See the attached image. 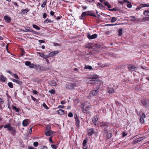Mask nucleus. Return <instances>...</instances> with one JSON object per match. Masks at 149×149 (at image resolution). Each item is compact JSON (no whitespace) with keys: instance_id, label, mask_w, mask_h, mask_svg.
<instances>
[{"instance_id":"nucleus-30","label":"nucleus","mask_w":149,"mask_h":149,"mask_svg":"<svg viewBox=\"0 0 149 149\" xmlns=\"http://www.w3.org/2000/svg\"><path fill=\"white\" fill-rule=\"evenodd\" d=\"M143 14L145 15L149 16V11L148 10H145L144 11Z\"/></svg>"},{"instance_id":"nucleus-4","label":"nucleus","mask_w":149,"mask_h":149,"mask_svg":"<svg viewBox=\"0 0 149 149\" xmlns=\"http://www.w3.org/2000/svg\"><path fill=\"white\" fill-rule=\"evenodd\" d=\"M74 117L76 121L75 124L76 126L77 127H78L79 126L80 121L76 114L74 115Z\"/></svg>"},{"instance_id":"nucleus-45","label":"nucleus","mask_w":149,"mask_h":149,"mask_svg":"<svg viewBox=\"0 0 149 149\" xmlns=\"http://www.w3.org/2000/svg\"><path fill=\"white\" fill-rule=\"evenodd\" d=\"M49 92L51 94H54L55 93V91L54 90L52 89L50 91H49Z\"/></svg>"},{"instance_id":"nucleus-19","label":"nucleus","mask_w":149,"mask_h":149,"mask_svg":"<svg viewBox=\"0 0 149 149\" xmlns=\"http://www.w3.org/2000/svg\"><path fill=\"white\" fill-rule=\"evenodd\" d=\"M58 52L57 51H54L51 52L49 53V56H52L55 54H57Z\"/></svg>"},{"instance_id":"nucleus-37","label":"nucleus","mask_w":149,"mask_h":149,"mask_svg":"<svg viewBox=\"0 0 149 149\" xmlns=\"http://www.w3.org/2000/svg\"><path fill=\"white\" fill-rule=\"evenodd\" d=\"M8 85L9 87L10 88H13V85L12 83L9 82L8 83Z\"/></svg>"},{"instance_id":"nucleus-23","label":"nucleus","mask_w":149,"mask_h":149,"mask_svg":"<svg viewBox=\"0 0 149 149\" xmlns=\"http://www.w3.org/2000/svg\"><path fill=\"white\" fill-rule=\"evenodd\" d=\"M58 114L60 115H63L64 114V111L63 110L59 109L57 111Z\"/></svg>"},{"instance_id":"nucleus-38","label":"nucleus","mask_w":149,"mask_h":149,"mask_svg":"<svg viewBox=\"0 0 149 149\" xmlns=\"http://www.w3.org/2000/svg\"><path fill=\"white\" fill-rule=\"evenodd\" d=\"M52 22V21L51 20L48 19H46L45 20L44 22V23H51Z\"/></svg>"},{"instance_id":"nucleus-35","label":"nucleus","mask_w":149,"mask_h":149,"mask_svg":"<svg viewBox=\"0 0 149 149\" xmlns=\"http://www.w3.org/2000/svg\"><path fill=\"white\" fill-rule=\"evenodd\" d=\"M70 85L72 89H73L74 87L77 86L75 84H73L72 83H70Z\"/></svg>"},{"instance_id":"nucleus-16","label":"nucleus","mask_w":149,"mask_h":149,"mask_svg":"<svg viewBox=\"0 0 149 149\" xmlns=\"http://www.w3.org/2000/svg\"><path fill=\"white\" fill-rule=\"evenodd\" d=\"M85 47L88 49L92 48L93 47L92 43H88L85 45Z\"/></svg>"},{"instance_id":"nucleus-21","label":"nucleus","mask_w":149,"mask_h":149,"mask_svg":"<svg viewBox=\"0 0 149 149\" xmlns=\"http://www.w3.org/2000/svg\"><path fill=\"white\" fill-rule=\"evenodd\" d=\"M12 80L13 82H15L20 85L22 84V82L19 80H17L15 79H13Z\"/></svg>"},{"instance_id":"nucleus-31","label":"nucleus","mask_w":149,"mask_h":149,"mask_svg":"<svg viewBox=\"0 0 149 149\" xmlns=\"http://www.w3.org/2000/svg\"><path fill=\"white\" fill-rule=\"evenodd\" d=\"M33 26L34 28L36 29L37 30H38L40 29V28L36 24H33Z\"/></svg>"},{"instance_id":"nucleus-1","label":"nucleus","mask_w":149,"mask_h":149,"mask_svg":"<svg viewBox=\"0 0 149 149\" xmlns=\"http://www.w3.org/2000/svg\"><path fill=\"white\" fill-rule=\"evenodd\" d=\"M97 75H91L90 78L91 79L89 80L88 83L92 84H97L100 82V81L97 78Z\"/></svg>"},{"instance_id":"nucleus-60","label":"nucleus","mask_w":149,"mask_h":149,"mask_svg":"<svg viewBox=\"0 0 149 149\" xmlns=\"http://www.w3.org/2000/svg\"><path fill=\"white\" fill-rule=\"evenodd\" d=\"M127 6L129 8H131L132 6V5L130 3H128L127 5Z\"/></svg>"},{"instance_id":"nucleus-43","label":"nucleus","mask_w":149,"mask_h":149,"mask_svg":"<svg viewBox=\"0 0 149 149\" xmlns=\"http://www.w3.org/2000/svg\"><path fill=\"white\" fill-rule=\"evenodd\" d=\"M31 63V62L30 61H27L25 62V64L26 66H29L30 65Z\"/></svg>"},{"instance_id":"nucleus-7","label":"nucleus","mask_w":149,"mask_h":149,"mask_svg":"<svg viewBox=\"0 0 149 149\" xmlns=\"http://www.w3.org/2000/svg\"><path fill=\"white\" fill-rule=\"evenodd\" d=\"M87 14V16L90 15L91 16H93L95 17H97L96 15L93 13V11L92 10H90L88 11H86Z\"/></svg>"},{"instance_id":"nucleus-20","label":"nucleus","mask_w":149,"mask_h":149,"mask_svg":"<svg viewBox=\"0 0 149 149\" xmlns=\"http://www.w3.org/2000/svg\"><path fill=\"white\" fill-rule=\"evenodd\" d=\"M141 103L145 107H147V102L146 100H142Z\"/></svg>"},{"instance_id":"nucleus-56","label":"nucleus","mask_w":149,"mask_h":149,"mask_svg":"<svg viewBox=\"0 0 149 149\" xmlns=\"http://www.w3.org/2000/svg\"><path fill=\"white\" fill-rule=\"evenodd\" d=\"M73 114L72 112H70L69 113L68 116L70 117H72L73 116Z\"/></svg>"},{"instance_id":"nucleus-52","label":"nucleus","mask_w":149,"mask_h":149,"mask_svg":"<svg viewBox=\"0 0 149 149\" xmlns=\"http://www.w3.org/2000/svg\"><path fill=\"white\" fill-rule=\"evenodd\" d=\"M119 10V9L116 7L112 8V11H118Z\"/></svg>"},{"instance_id":"nucleus-41","label":"nucleus","mask_w":149,"mask_h":149,"mask_svg":"<svg viewBox=\"0 0 149 149\" xmlns=\"http://www.w3.org/2000/svg\"><path fill=\"white\" fill-rule=\"evenodd\" d=\"M30 32H31L35 34L36 35H38V32L35 31H34L32 29H31L30 30Z\"/></svg>"},{"instance_id":"nucleus-49","label":"nucleus","mask_w":149,"mask_h":149,"mask_svg":"<svg viewBox=\"0 0 149 149\" xmlns=\"http://www.w3.org/2000/svg\"><path fill=\"white\" fill-rule=\"evenodd\" d=\"M3 101H2V99L0 98V108L1 109L2 108V107L1 105L2 104H3Z\"/></svg>"},{"instance_id":"nucleus-3","label":"nucleus","mask_w":149,"mask_h":149,"mask_svg":"<svg viewBox=\"0 0 149 149\" xmlns=\"http://www.w3.org/2000/svg\"><path fill=\"white\" fill-rule=\"evenodd\" d=\"M4 128H7L8 130L11 132L15 129V127L11 126V125L10 124H8L4 126Z\"/></svg>"},{"instance_id":"nucleus-11","label":"nucleus","mask_w":149,"mask_h":149,"mask_svg":"<svg viewBox=\"0 0 149 149\" xmlns=\"http://www.w3.org/2000/svg\"><path fill=\"white\" fill-rule=\"evenodd\" d=\"M39 70L41 71H47L49 70L48 67H45L39 66Z\"/></svg>"},{"instance_id":"nucleus-51","label":"nucleus","mask_w":149,"mask_h":149,"mask_svg":"<svg viewBox=\"0 0 149 149\" xmlns=\"http://www.w3.org/2000/svg\"><path fill=\"white\" fill-rule=\"evenodd\" d=\"M140 121L141 123H143L144 122V120L143 118H140Z\"/></svg>"},{"instance_id":"nucleus-18","label":"nucleus","mask_w":149,"mask_h":149,"mask_svg":"<svg viewBox=\"0 0 149 149\" xmlns=\"http://www.w3.org/2000/svg\"><path fill=\"white\" fill-rule=\"evenodd\" d=\"M143 139V138L142 137H141L139 138H138L136 139L134 141V142L135 143H137L141 141Z\"/></svg>"},{"instance_id":"nucleus-64","label":"nucleus","mask_w":149,"mask_h":149,"mask_svg":"<svg viewBox=\"0 0 149 149\" xmlns=\"http://www.w3.org/2000/svg\"><path fill=\"white\" fill-rule=\"evenodd\" d=\"M41 149H47V147L46 146H43Z\"/></svg>"},{"instance_id":"nucleus-44","label":"nucleus","mask_w":149,"mask_h":149,"mask_svg":"<svg viewBox=\"0 0 149 149\" xmlns=\"http://www.w3.org/2000/svg\"><path fill=\"white\" fill-rule=\"evenodd\" d=\"M51 147L53 149H57V146L55 145L52 144L51 145Z\"/></svg>"},{"instance_id":"nucleus-29","label":"nucleus","mask_w":149,"mask_h":149,"mask_svg":"<svg viewBox=\"0 0 149 149\" xmlns=\"http://www.w3.org/2000/svg\"><path fill=\"white\" fill-rule=\"evenodd\" d=\"M97 6H99V8L101 9H102L104 7L103 4L100 3H98Z\"/></svg>"},{"instance_id":"nucleus-54","label":"nucleus","mask_w":149,"mask_h":149,"mask_svg":"<svg viewBox=\"0 0 149 149\" xmlns=\"http://www.w3.org/2000/svg\"><path fill=\"white\" fill-rule=\"evenodd\" d=\"M33 145L35 147H37L38 146V143L37 142H35L33 143Z\"/></svg>"},{"instance_id":"nucleus-25","label":"nucleus","mask_w":149,"mask_h":149,"mask_svg":"<svg viewBox=\"0 0 149 149\" xmlns=\"http://www.w3.org/2000/svg\"><path fill=\"white\" fill-rule=\"evenodd\" d=\"M29 9H28V8H26L25 9H22L21 10L22 12V14H24L26 13L29 11Z\"/></svg>"},{"instance_id":"nucleus-50","label":"nucleus","mask_w":149,"mask_h":149,"mask_svg":"<svg viewBox=\"0 0 149 149\" xmlns=\"http://www.w3.org/2000/svg\"><path fill=\"white\" fill-rule=\"evenodd\" d=\"M66 88H67V89H72V88H71V87L70 84L69 85H66Z\"/></svg>"},{"instance_id":"nucleus-39","label":"nucleus","mask_w":149,"mask_h":149,"mask_svg":"<svg viewBox=\"0 0 149 149\" xmlns=\"http://www.w3.org/2000/svg\"><path fill=\"white\" fill-rule=\"evenodd\" d=\"M16 131L15 129H14L13 131H11L10 133L13 136H15L16 134Z\"/></svg>"},{"instance_id":"nucleus-55","label":"nucleus","mask_w":149,"mask_h":149,"mask_svg":"<svg viewBox=\"0 0 149 149\" xmlns=\"http://www.w3.org/2000/svg\"><path fill=\"white\" fill-rule=\"evenodd\" d=\"M38 54L40 56L43 58L44 55V54L43 53L38 52Z\"/></svg>"},{"instance_id":"nucleus-34","label":"nucleus","mask_w":149,"mask_h":149,"mask_svg":"<svg viewBox=\"0 0 149 149\" xmlns=\"http://www.w3.org/2000/svg\"><path fill=\"white\" fill-rule=\"evenodd\" d=\"M104 5L105 6H107L109 8H111V6L107 2H106L105 3H104Z\"/></svg>"},{"instance_id":"nucleus-26","label":"nucleus","mask_w":149,"mask_h":149,"mask_svg":"<svg viewBox=\"0 0 149 149\" xmlns=\"http://www.w3.org/2000/svg\"><path fill=\"white\" fill-rule=\"evenodd\" d=\"M98 116H97V117H94L93 118V119H92L93 122V123L94 124H95L96 123V121H97V120H98Z\"/></svg>"},{"instance_id":"nucleus-53","label":"nucleus","mask_w":149,"mask_h":149,"mask_svg":"<svg viewBox=\"0 0 149 149\" xmlns=\"http://www.w3.org/2000/svg\"><path fill=\"white\" fill-rule=\"evenodd\" d=\"M143 19L145 21H149V17L143 18Z\"/></svg>"},{"instance_id":"nucleus-28","label":"nucleus","mask_w":149,"mask_h":149,"mask_svg":"<svg viewBox=\"0 0 149 149\" xmlns=\"http://www.w3.org/2000/svg\"><path fill=\"white\" fill-rule=\"evenodd\" d=\"M12 109H13L15 110L16 112H18L19 111V109L17 108L15 106L12 105Z\"/></svg>"},{"instance_id":"nucleus-6","label":"nucleus","mask_w":149,"mask_h":149,"mask_svg":"<svg viewBox=\"0 0 149 149\" xmlns=\"http://www.w3.org/2000/svg\"><path fill=\"white\" fill-rule=\"evenodd\" d=\"M87 131L88 132V135L89 136H91L95 132L93 128L88 129Z\"/></svg>"},{"instance_id":"nucleus-63","label":"nucleus","mask_w":149,"mask_h":149,"mask_svg":"<svg viewBox=\"0 0 149 149\" xmlns=\"http://www.w3.org/2000/svg\"><path fill=\"white\" fill-rule=\"evenodd\" d=\"M117 20L115 17H112V22H114Z\"/></svg>"},{"instance_id":"nucleus-57","label":"nucleus","mask_w":149,"mask_h":149,"mask_svg":"<svg viewBox=\"0 0 149 149\" xmlns=\"http://www.w3.org/2000/svg\"><path fill=\"white\" fill-rule=\"evenodd\" d=\"M14 76L15 78L16 79H19V78L18 76V75L16 74H14Z\"/></svg>"},{"instance_id":"nucleus-61","label":"nucleus","mask_w":149,"mask_h":149,"mask_svg":"<svg viewBox=\"0 0 149 149\" xmlns=\"http://www.w3.org/2000/svg\"><path fill=\"white\" fill-rule=\"evenodd\" d=\"M146 117V115H145V114L144 113H142V115H141V118H145Z\"/></svg>"},{"instance_id":"nucleus-2","label":"nucleus","mask_w":149,"mask_h":149,"mask_svg":"<svg viewBox=\"0 0 149 149\" xmlns=\"http://www.w3.org/2000/svg\"><path fill=\"white\" fill-rule=\"evenodd\" d=\"M100 88V86H97V87L95 88V89L91 91L89 93V96L91 97L93 96H96L97 95L98 92L99 91Z\"/></svg>"},{"instance_id":"nucleus-40","label":"nucleus","mask_w":149,"mask_h":149,"mask_svg":"<svg viewBox=\"0 0 149 149\" xmlns=\"http://www.w3.org/2000/svg\"><path fill=\"white\" fill-rule=\"evenodd\" d=\"M47 0H46L44 1V2L42 3V4L41 5V7H42L44 8V7L46 5V3H47Z\"/></svg>"},{"instance_id":"nucleus-10","label":"nucleus","mask_w":149,"mask_h":149,"mask_svg":"<svg viewBox=\"0 0 149 149\" xmlns=\"http://www.w3.org/2000/svg\"><path fill=\"white\" fill-rule=\"evenodd\" d=\"M53 132L52 131H46L45 134L47 136H52L53 134Z\"/></svg>"},{"instance_id":"nucleus-5","label":"nucleus","mask_w":149,"mask_h":149,"mask_svg":"<svg viewBox=\"0 0 149 149\" xmlns=\"http://www.w3.org/2000/svg\"><path fill=\"white\" fill-rule=\"evenodd\" d=\"M97 35L96 34H94L91 35L89 33L87 34V37L89 39H93L97 37Z\"/></svg>"},{"instance_id":"nucleus-13","label":"nucleus","mask_w":149,"mask_h":149,"mask_svg":"<svg viewBox=\"0 0 149 149\" xmlns=\"http://www.w3.org/2000/svg\"><path fill=\"white\" fill-rule=\"evenodd\" d=\"M149 7V4H141L139 7H138L137 8L138 9H140L141 8L143 7Z\"/></svg>"},{"instance_id":"nucleus-14","label":"nucleus","mask_w":149,"mask_h":149,"mask_svg":"<svg viewBox=\"0 0 149 149\" xmlns=\"http://www.w3.org/2000/svg\"><path fill=\"white\" fill-rule=\"evenodd\" d=\"M87 142V140L86 139H84L83 143V149L84 148H86L87 149V147L86 146V143Z\"/></svg>"},{"instance_id":"nucleus-8","label":"nucleus","mask_w":149,"mask_h":149,"mask_svg":"<svg viewBox=\"0 0 149 149\" xmlns=\"http://www.w3.org/2000/svg\"><path fill=\"white\" fill-rule=\"evenodd\" d=\"M129 71L131 72L135 71L136 69V67L134 65H129L128 67Z\"/></svg>"},{"instance_id":"nucleus-17","label":"nucleus","mask_w":149,"mask_h":149,"mask_svg":"<svg viewBox=\"0 0 149 149\" xmlns=\"http://www.w3.org/2000/svg\"><path fill=\"white\" fill-rule=\"evenodd\" d=\"M86 16H87V14L86 12H84L82 13L81 16L80 17V18L81 19H83L82 18Z\"/></svg>"},{"instance_id":"nucleus-33","label":"nucleus","mask_w":149,"mask_h":149,"mask_svg":"<svg viewBox=\"0 0 149 149\" xmlns=\"http://www.w3.org/2000/svg\"><path fill=\"white\" fill-rule=\"evenodd\" d=\"M85 68L89 70H91L92 69V67L91 66L89 65H86Z\"/></svg>"},{"instance_id":"nucleus-27","label":"nucleus","mask_w":149,"mask_h":149,"mask_svg":"<svg viewBox=\"0 0 149 149\" xmlns=\"http://www.w3.org/2000/svg\"><path fill=\"white\" fill-rule=\"evenodd\" d=\"M112 137V133L109 132H107V138L110 139Z\"/></svg>"},{"instance_id":"nucleus-9","label":"nucleus","mask_w":149,"mask_h":149,"mask_svg":"<svg viewBox=\"0 0 149 149\" xmlns=\"http://www.w3.org/2000/svg\"><path fill=\"white\" fill-rule=\"evenodd\" d=\"M91 106L88 105V106L86 107L85 108L84 107H82L81 109L82 111L83 112L85 113L86 111H87L91 108Z\"/></svg>"},{"instance_id":"nucleus-22","label":"nucleus","mask_w":149,"mask_h":149,"mask_svg":"<svg viewBox=\"0 0 149 149\" xmlns=\"http://www.w3.org/2000/svg\"><path fill=\"white\" fill-rule=\"evenodd\" d=\"M49 84L52 86H55L56 83L54 81H50L49 83Z\"/></svg>"},{"instance_id":"nucleus-46","label":"nucleus","mask_w":149,"mask_h":149,"mask_svg":"<svg viewBox=\"0 0 149 149\" xmlns=\"http://www.w3.org/2000/svg\"><path fill=\"white\" fill-rule=\"evenodd\" d=\"M43 106L46 109H48L49 108L47 106L45 103H43L42 104Z\"/></svg>"},{"instance_id":"nucleus-24","label":"nucleus","mask_w":149,"mask_h":149,"mask_svg":"<svg viewBox=\"0 0 149 149\" xmlns=\"http://www.w3.org/2000/svg\"><path fill=\"white\" fill-rule=\"evenodd\" d=\"M6 78L4 77L3 75H0V80L5 82L6 79Z\"/></svg>"},{"instance_id":"nucleus-36","label":"nucleus","mask_w":149,"mask_h":149,"mask_svg":"<svg viewBox=\"0 0 149 149\" xmlns=\"http://www.w3.org/2000/svg\"><path fill=\"white\" fill-rule=\"evenodd\" d=\"M129 18L131 19L130 20L133 21L136 20V17L134 16H130Z\"/></svg>"},{"instance_id":"nucleus-59","label":"nucleus","mask_w":149,"mask_h":149,"mask_svg":"<svg viewBox=\"0 0 149 149\" xmlns=\"http://www.w3.org/2000/svg\"><path fill=\"white\" fill-rule=\"evenodd\" d=\"M47 16V14L46 13H43V18H46Z\"/></svg>"},{"instance_id":"nucleus-58","label":"nucleus","mask_w":149,"mask_h":149,"mask_svg":"<svg viewBox=\"0 0 149 149\" xmlns=\"http://www.w3.org/2000/svg\"><path fill=\"white\" fill-rule=\"evenodd\" d=\"M100 2H101L102 4H104V3L106 2L105 0H99Z\"/></svg>"},{"instance_id":"nucleus-42","label":"nucleus","mask_w":149,"mask_h":149,"mask_svg":"<svg viewBox=\"0 0 149 149\" xmlns=\"http://www.w3.org/2000/svg\"><path fill=\"white\" fill-rule=\"evenodd\" d=\"M50 129L51 126L49 125H47L46 128V131H52Z\"/></svg>"},{"instance_id":"nucleus-62","label":"nucleus","mask_w":149,"mask_h":149,"mask_svg":"<svg viewBox=\"0 0 149 149\" xmlns=\"http://www.w3.org/2000/svg\"><path fill=\"white\" fill-rule=\"evenodd\" d=\"M38 41L40 43H45V40H38Z\"/></svg>"},{"instance_id":"nucleus-48","label":"nucleus","mask_w":149,"mask_h":149,"mask_svg":"<svg viewBox=\"0 0 149 149\" xmlns=\"http://www.w3.org/2000/svg\"><path fill=\"white\" fill-rule=\"evenodd\" d=\"M107 125V123L105 122H102L101 125L102 126L104 127L106 126Z\"/></svg>"},{"instance_id":"nucleus-12","label":"nucleus","mask_w":149,"mask_h":149,"mask_svg":"<svg viewBox=\"0 0 149 149\" xmlns=\"http://www.w3.org/2000/svg\"><path fill=\"white\" fill-rule=\"evenodd\" d=\"M4 19L8 23H9L10 22L11 18L7 15H6L4 17Z\"/></svg>"},{"instance_id":"nucleus-32","label":"nucleus","mask_w":149,"mask_h":149,"mask_svg":"<svg viewBox=\"0 0 149 149\" xmlns=\"http://www.w3.org/2000/svg\"><path fill=\"white\" fill-rule=\"evenodd\" d=\"M123 34V30L122 29H120L118 30V35L120 36H122Z\"/></svg>"},{"instance_id":"nucleus-47","label":"nucleus","mask_w":149,"mask_h":149,"mask_svg":"<svg viewBox=\"0 0 149 149\" xmlns=\"http://www.w3.org/2000/svg\"><path fill=\"white\" fill-rule=\"evenodd\" d=\"M30 30L28 29L25 28L24 30L22 29L21 30L24 32H30Z\"/></svg>"},{"instance_id":"nucleus-15","label":"nucleus","mask_w":149,"mask_h":149,"mask_svg":"<svg viewBox=\"0 0 149 149\" xmlns=\"http://www.w3.org/2000/svg\"><path fill=\"white\" fill-rule=\"evenodd\" d=\"M28 124L27 120L25 119L22 122V125L24 127L26 126Z\"/></svg>"}]
</instances>
